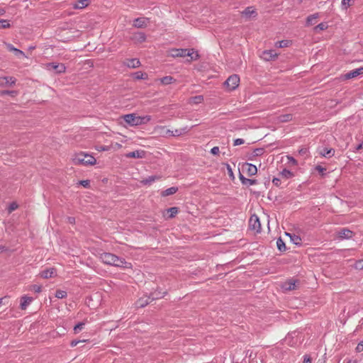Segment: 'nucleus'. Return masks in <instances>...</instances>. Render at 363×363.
<instances>
[{"instance_id":"obj_1","label":"nucleus","mask_w":363,"mask_h":363,"mask_svg":"<svg viewBox=\"0 0 363 363\" xmlns=\"http://www.w3.org/2000/svg\"><path fill=\"white\" fill-rule=\"evenodd\" d=\"M99 259L101 262L107 265L114 266L123 269H132L133 265L130 262H128L125 259L118 257L117 255L110 252H103L100 255Z\"/></svg>"},{"instance_id":"obj_2","label":"nucleus","mask_w":363,"mask_h":363,"mask_svg":"<svg viewBox=\"0 0 363 363\" xmlns=\"http://www.w3.org/2000/svg\"><path fill=\"white\" fill-rule=\"evenodd\" d=\"M71 162L77 166H94L96 164V159L86 152L79 151L74 152L71 156Z\"/></svg>"},{"instance_id":"obj_3","label":"nucleus","mask_w":363,"mask_h":363,"mask_svg":"<svg viewBox=\"0 0 363 363\" xmlns=\"http://www.w3.org/2000/svg\"><path fill=\"white\" fill-rule=\"evenodd\" d=\"M124 121L126 125L135 127L148 123L152 120V116L150 115L139 116L135 113L123 115L121 117Z\"/></svg>"},{"instance_id":"obj_4","label":"nucleus","mask_w":363,"mask_h":363,"mask_svg":"<svg viewBox=\"0 0 363 363\" xmlns=\"http://www.w3.org/2000/svg\"><path fill=\"white\" fill-rule=\"evenodd\" d=\"M168 55L172 57H189L188 62L196 61L199 59L200 55L194 49H179L174 48L169 50Z\"/></svg>"},{"instance_id":"obj_5","label":"nucleus","mask_w":363,"mask_h":363,"mask_svg":"<svg viewBox=\"0 0 363 363\" xmlns=\"http://www.w3.org/2000/svg\"><path fill=\"white\" fill-rule=\"evenodd\" d=\"M240 84V77L237 74L230 76L224 83L228 91L235 90Z\"/></svg>"},{"instance_id":"obj_6","label":"nucleus","mask_w":363,"mask_h":363,"mask_svg":"<svg viewBox=\"0 0 363 363\" xmlns=\"http://www.w3.org/2000/svg\"><path fill=\"white\" fill-rule=\"evenodd\" d=\"M249 227L255 233H259L261 231V223L257 216L252 215L250 218Z\"/></svg>"},{"instance_id":"obj_7","label":"nucleus","mask_w":363,"mask_h":363,"mask_svg":"<svg viewBox=\"0 0 363 363\" xmlns=\"http://www.w3.org/2000/svg\"><path fill=\"white\" fill-rule=\"evenodd\" d=\"M57 275V271L55 267H49L45 269L39 273V277L45 279L56 277Z\"/></svg>"},{"instance_id":"obj_8","label":"nucleus","mask_w":363,"mask_h":363,"mask_svg":"<svg viewBox=\"0 0 363 363\" xmlns=\"http://www.w3.org/2000/svg\"><path fill=\"white\" fill-rule=\"evenodd\" d=\"M48 70L53 69L57 74H62L66 72V67L62 63L50 62L45 65Z\"/></svg>"},{"instance_id":"obj_9","label":"nucleus","mask_w":363,"mask_h":363,"mask_svg":"<svg viewBox=\"0 0 363 363\" xmlns=\"http://www.w3.org/2000/svg\"><path fill=\"white\" fill-rule=\"evenodd\" d=\"M361 75H363V66L342 75L341 78L342 80H349Z\"/></svg>"},{"instance_id":"obj_10","label":"nucleus","mask_w":363,"mask_h":363,"mask_svg":"<svg viewBox=\"0 0 363 363\" xmlns=\"http://www.w3.org/2000/svg\"><path fill=\"white\" fill-rule=\"evenodd\" d=\"M240 14L242 18L248 21L255 18L257 16V12L253 6H248Z\"/></svg>"},{"instance_id":"obj_11","label":"nucleus","mask_w":363,"mask_h":363,"mask_svg":"<svg viewBox=\"0 0 363 363\" xmlns=\"http://www.w3.org/2000/svg\"><path fill=\"white\" fill-rule=\"evenodd\" d=\"M278 55L279 54L277 53L274 50H269L263 51L260 55V57L265 61H269L276 59Z\"/></svg>"},{"instance_id":"obj_12","label":"nucleus","mask_w":363,"mask_h":363,"mask_svg":"<svg viewBox=\"0 0 363 363\" xmlns=\"http://www.w3.org/2000/svg\"><path fill=\"white\" fill-rule=\"evenodd\" d=\"M149 19L145 17H140L133 21V26L135 28H145L147 26Z\"/></svg>"},{"instance_id":"obj_13","label":"nucleus","mask_w":363,"mask_h":363,"mask_svg":"<svg viewBox=\"0 0 363 363\" xmlns=\"http://www.w3.org/2000/svg\"><path fill=\"white\" fill-rule=\"evenodd\" d=\"M33 298L28 295H24L20 298V308L21 310H26L27 307L31 303Z\"/></svg>"},{"instance_id":"obj_14","label":"nucleus","mask_w":363,"mask_h":363,"mask_svg":"<svg viewBox=\"0 0 363 363\" xmlns=\"http://www.w3.org/2000/svg\"><path fill=\"white\" fill-rule=\"evenodd\" d=\"M90 4L89 0H77L72 3V6L74 9H83Z\"/></svg>"},{"instance_id":"obj_15","label":"nucleus","mask_w":363,"mask_h":363,"mask_svg":"<svg viewBox=\"0 0 363 363\" xmlns=\"http://www.w3.org/2000/svg\"><path fill=\"white\" fill-rule=\"evenodd\" d=\"M242 170L246 171L249 176H254L257 172V167L250 163H245V164H243Z\"/></svg>"},{"instance_id":"obj_16","label":"nucleus","mask_w":363,"mask_h":363,"mask_svg":"<svg viewBox=\"0 0 363 363\" xmlns=\"http://www.w3.org/2000/svg\"><path fill=\"white\" fill-rule=\"evenodd\" d=\"M146 152L143 150H138L133 152H128L125 155L128 158H144L145 157Z\"/></svg>"},{"instance_id":"obj_17","label":"nucleus","mask_w":363,"mask_h":363,"mask_svg":"<svg viewBox=\"0 0 363 363\" xmlns=\"http://www.w3.org/2000/svg\"><path fill=\"white\" fill-rule=\"evenodd\" d=\"M16 82V79L13 77H0V86H12Z\"/></svg>"},{"instance_id":"obj_18","label":"nucleus","mask_w":363,"mask_h":363,"mask_svg":"<svg viewBox=\"0 0 363 363\" xmlns=\"http://www.w3.org/2000/svg\"><path fill=\"white\" fill-rule=\"evenodd\" d=\"M131 38L136 43H142L145 41L146 35L144 33L137 32L133 33Z\"/></svg>"},{"instance_id":"obj_19","label":"nucleus","mask_w":363,"mask_h":363,"mask_svg":"<svg viewBox=\"0 0 363 363\" xmlns=\"http://www.w3.org/2000/svg\"><path fill=\"white\" fill-rule=\"evenodd\" d=\"M353 232L347 228H342L338 232V236L341 239H350L353 236Z\"/></svg>"},{"instance_id":"obj_20","label":"nucleus","mask_w":363,"mask_h":363,"mask_svg":"<svg viewBox=\"0 0 363 363\" xmlns=\"http://www.w3.org/2000/svg\"><path fill=\"white\" fill-rule=\"evenodd\" d=\"M154 130L156 133L162 136H166L170 133V130L164 125H157L155 127Z\"/></svg>"},{"instance_id":"obj_21","label":"nucleus","mask_w":363,"mask_h":363,"mask_svg":"<svg viewBox=\"0 0 363 363\" xmlns=\"http://www.w3.org/2000/svg\"><path fill=\"white\" fill-rule=\"evenodd\" d=\"M204 98L202 95H197L189 99L188 103L190 105H196L203 103Z\"/></svg>"},{"instance_id":"obj_22","label":"nucleus","mask_w":363,"mask_h":363,"mask_svg":"<svg viewBox=\"0 0 363 363\" xmlns=\"http://www.w3.org/2000/svg\"><path fill=\"white\" fill-rule=\"evenodd\" d=\"M296 289V281L290 279L282 285V289L284 291H291Z\"/></svg>"},{"instance_id":"obj_23","label":"nucleus","mask_w":363,"mask_h":363,"mask_svg":"<svg viewBox=\"0 0 363 363\" xmlns=\"http://www.w3.org/2000/svg\"><path fill=\"white\" fill-rule=\"evenodd\" d=\"M6 48L9 51L13 52V54L18 57L21 58L25 57V54L23 51L14 48L11 44H6Z\"/></svg>"},{"instance_id":"obj_24","label":"nucleus","mask_w":363,"mask_h":363,"mask_svg":"<svg viewBox=\"0 0 363 363\" xmlns=\"http://www.w3.org/2000/svg\"><path fill=\"white\" fill-rule=\"evenodd\" d=\"M125 64L126 66L130 68H136L140 65V62L138 59H128Z\"/></svg>"},{"instance_id":"obj_25","label":"nucleus","mask_w":363,"mask_h":363,"mask_svg":"<svg viewBox=\"0 0 363 363\" xmlns=\"http://www.w3.org/2000/svg\"><path fill=\"white\" fill-rule=\"evenodd\" d=\"M293 115L291 113H286L280 115L277 117V121L279 123H286L292 121Z\"/></svg>"},{"instance_id":"obj_26","label":"nucleus","mask_w":363,"mask_h":363,"mask_svg":"<svg viewBox=\"0 0 363 363\" xmlns=\"http://www.w3.org/2000/svg\"><path fill=\"white\" fill-rule=\"evenodd\" d=\"M318 18L319 14L318 13L308 16L306 18V25L309 26L315 24Z\"/></svg>"},{"instance_id":"obj_27","label":"nucleus","mask_w":363,"mask_h":363,"mask_svg":"<svg viewBox=\"0 0 363 363\" xmlns=\"http://www.w3.org/2000/svg\"><path fill=\"white\" fill-rule=\"evenodd\" d=\"M160 177L159 176H150L147 178L143 179L140 181V183L143 185L151 184L157 180H159Z\"/></svg>"},{"instance_id":"obj_28","label":"nucleus","mask_w":363,"mask_h":363,"mask_svg":"<svg viewBox=\"0 0 363 363\" xmlns=\"http://www.w3.org/2000/svg\"><path fill=\"white\" fill-rule=\"evenodd\" d=\"M239 178L244 185L252 186L256 184V180L245 178L241 173H240Z\"/></svg>"},{"instance_id":"obj_29","label":"nucleus","mask_w":363,"mask_h":363,"mask_svg":"<svg viewBox=\"0 0 363 363\" xmlns=\"http://www.w3.org/2000/svg\"><path fill=\"white\" fill-rule=\"evenodd\" d=\"M279 175L280 178L284 179L292 178L294 176V173L288 169L282 170Z\"/></svg>"},{"instance_id":"obj_30","label":"nucleus","mask_w":363,"mask_h":363,"mask_svg":"<svg viewBox=\"0 0 363 363\" xmlns=\"http://www.w3.org/2000/svg\"><path fill=\"white\" fill-rule=\"evenodd\" d=\"M335 154V150L333 148H325L320 152V155L325 157H330L333 156Z\"/></svg>"},{"instance_id":"obj_31","label":"nucleus","mask_w":363,"mask_h":363,"mask_svg":"<svg viewBox=\"0 0 363 363\" xmlns=\"http://www.w3.org/2000/svg\"><path fill=\"white\" fill-rule=\"evenodd\" d=\"M177 191H178V188L177 187L172 186V187L168 188L166 190L162 191L161 196L164 197V196L173 195Z\"/></svg>"},{"instance_id":"obj_32","label":"nucleus","mask_w":363,"mask_h":363,"mask_svg":"<svg viewBox=\"0 0 363 363\" xmlns=\"http://www.w3.org/2000/svg\"><path fill=\"white\" fill-rule=\"evenodd\" d=\"M291 44H292L291 40H280V41L277 42L275 43V46L277 47V48H288L290 45H291Z\"/></svg>"},{"instance_id":"obj_33","label":"nucleus","mask_w":363,"mask_h":363,"mask_svg":"<svg viewBox=\"0 0 363 363\" xmlns=\"http://www.w3.org/2000/svg\"><path fill=\"white\" fill-rule=\"evenodd\" d=\"M167 212L168 213V216H167V218H173L176 216V215L179 212V208L177 207H172L167 210Z\"/></svg>"},{"instance_id":"obj_34","label":"nucleus","mask_w":363,"mask_h":363,"mask_svg":"<svg viewBox=\"0 0 363 363\" xmlns=\"http://www.w3.org/2000/svg\"><path fill=\"white\" fill-rule=\"evenodd\" d=\"M133 78L135 79H146L147 74L143 72H136L133 74Z\"/></svg>"},{"instance_id":"obj_35","label":"nucleus","mask_w":363,"mask_h":363,"mask_svg":"<svg viewBox=\"0 0 363 363\" xmlns=\"http://www.w3.org/2000/svg\"><path fill=\"white\" fill-rule=\"evenodd\" d=\"M160 82L162 84L167 85L173 83L174 79L171 76H166L160 79Z\"/></svg>"},{"instance_id":"obj_36","label":"nucleus","mask_w":363,"mask_h":363,"mask_svg":"<svg viewBox=\"0 0 363 363\" xmlns=\"http://www.w3.org/2000/svg\"><path fill=\"white\" fill-rule=\"evenodd\" d=\"M149 298H147V297H143V298H140L138 301H137V306L138 307H145V306H147L148 303H149Z\"/></svg>"},{"instance_id":"obj_37","label":"nucleus","mask_w":363,"mask_h":363,"mask_svg":"<svg viewBox=\"0 0 363 363\" xmlns=\"http://www.w3.org/2000/svg\"><path fill=\"white\" fill-rule=\"evenodd\" d=\"M18 94V92L17 91H0V96L7 94L12 97H15Z\"/></svg>"},{"instance_id":"obj_38","label":"nucleus","mask_w":363,"mask_h":363,"mask_svg":"<svg viewBox=\"0 0 363 363\" xmlns=\"http://www.w3.org/2000/svg\"><path fill=\"white\" fill-rule=\"evenodd\" d=\"M328 28V25L327 23H320L314 28V30L316 32L318 30H325Z\"/></svg>"},{"instance_id":"obj_39","label":"nucleus","mask_w":363,"mask_h":363,"mask_svg":"<svg viewBox=\"0 0 363 363\" xmlns=\"http://www.w3.org/2000/svg\"><path fill=\"white\" fill-rule=\"evenodd\" d=\"M354 4L353 0H342V9L346 10Z\"/></svg>"},{"instance_id":"obj_40","label":"nucleus","mask_w":363,"mask_h":363,"mask_svg":"<svg viewBox=\"0 0 363 363\" xmlns=\"http://www.w3.org/2000/svg\"><path fill=\"white\" fill-rule=\"evenodd\" d=\"M94 148L98 152H105L111 150V147H109V145H96Z\"/></svg>"},{"instance_id":"obj_41","label":"nucleus","mask_w":363,"mask_h":363,"mask_svg":"<svg viewBox=\"0 0 363 363\" xmlns=\"http://www.w3.org/2000/svg\"><path fill=\"white\" fill-rule=\"evenodd\" d=\"M30 291H32L35 293H40L42 291V286L38 284L30 285L28 288Z\"/></svg>"},{"instance_id":"obj_42","label":"nucleus","mask_w":363,"mask_h":363,"mask_svg":"<svg viewBox=\"0 0 363 363\" xmlns=\"http://www.w3.org/2000/svg\"><path fill=\"white\" fill-rule=\"evenodd\" d=\"M11 24L8 20L0 19V29L9 28Z\"/></svg>"},{"instance_id":"obj_43","label":"nucleus","mask_w":363,"mask_h":363,"mask_svg":"<svg viewBox=\"0 0 363 363\" xmlns=\"http://www.w3.org/2000/svg\"><path fill=\"white\" fill-rule=\"evenodd\" d=\"M277 247L278 249L280 250V251H284L286 250V246H285V243L284 242V241L281 239V238H279L277 241Z\"/></svg>"},{"instance_id":"obj_44","label":"nucleus","mask_w":363,"mask_h":363,"mask_svg":"<svg viewBox=\"0 0 363 363\" xmlns=\"http://www.w3.org/2000/svg\"><path fill=\"white\" fill-rule=\"evenodd\" d=\"M55 296L57 298H64L67 297V292L62 290H57L55 293Z\"/></svg>"},{"instance_id":"obj_45","label":"nucleus","mask_w":363,"mask_h":363,"mask_svg":"<svg viewBox=\"0 0 363 363\" xmlns=\"http://www.w3.org/2000/svg\"><path fill=\"white\" fill-rule=\"evenodd\" d=\"M84 323H79L77 325H76L74 327V333L75 334L78 333L80 330H82L84 328Z\"/></svg>"},{"instance_id":"obj_46","label":"nucleus","mask_w":363,"mask_h":363,"mask_svg":"<svg viewBox=\"0 0 363 363\" xmlns=\"http://www.w3.org/2000/svg\"><path fill=\"white\" fill-rule=\"evenodd\" d=\"M109 147H111V150H118L122 148V145L118 143H111Z\"/></svg>"},{"instance_id":"obj_47","label":"nucleus","mask_w":363,"mask_h":363,"mask_svg":"<svg viewBox=\"0 0 363 363\" xmlns=\"http://www.w3.org/2000/svg\"><path fill=\"white\" fill-rule=\"evenodd\" d=\"M184 129H176L174 130H170L169 135L172 136H179L183 134L182 131Z\"/></svg>"},{"instance_id":"obj_48","label":"nucleus","mask_w":363,"mask_h":363,"mask_svg":"<svg viewBox=\"0 0 363 363\" xmlns=\"http://www.w3.org/2000/svg\"><path fill=\"white\" fill-rule=\"evenodd\" d=\"M18 207V204L16 203V202H13L11 203L9 206V213H11L12 211H15L16 209H17Z\"/></svg>"},{"instance_id":"obj_49","label":"nucleus","mask_w":363,"mask_h":363,"mask_svg":"<svg viewBox=\"0 0 363 363\" xmlns=\"http://www.w3.org/2000/svg\"><path fill=\"white\" fill-rule=\"evenodd\" d=\"M354 267L357 269H363V259L358 260L354 264Z\"/></svg>"},{"instance_id":"obj_50","label":"nucleus","mask_w":363,"mask_h":363,"mask_svg":"<svg viewBox=\"0 0 363 363\" xmlns=\"http://www.w3.org/2000/svg\"><path fill=\"white\" fill-rule=\"evenodd\" d=\"M87 341H88L87 340H74L71 341L70 345H71V347H76L79 342H85Z\"/></svg>"},{"instance_id":"obj_51","label":"nucleus","mask_w":363,"mask_h":363,"mask_svg":"<svg viewBox=\"0 0 363 363\" xmlns=\"http://www.w3.org/2000/svg\"><path fill=\"white\" fill-rule=\"evenodd\" d=\"M315 169L320 173L322 175H324L325 174V172L326 171V168L320 166V165H317L315 167Z\"/></svg>"},{"instance_id":"obj_52","label":"nucleus","mask_w":363,"mask_h":363,"mask_svg":"<svg viewBox=\"0 0 363 363\" xmlns=\"http://www.w3.org/2000/svg\"><path fill=\"white\" fill-rule=\"evenodd\" d=\"M227 171H228V174L229 177L231 179H234L235 177L233 174V172L232 167L229 164H227Z\"/></svg>"},{"instance_id":"obj_53","label":"nucleus","mask_w":363,"mask_h":363,"mask_svg":"<svg viewBox=\"0 0 363 363\" xmlns=\"http://www.w3.org/2000/svg\"><path fill=\"white\" fill-rule=\"evenodd\" d=\"M244 143H245V140L243 139H241V138L235 139L234 140V142H233L234 146L240 145H242Z\"/></svg>"},{"instance_id":"obj_54","label":"nucleus","mask_w":363,"mask_h":363,"mask_svg":"<svg viewBox=\"0 0 363 363\" xmlns=\"http://www.w3.org/2000/svg\"><path fill=\"white\" fill-rule=\"evenodd\" d=\"M89 184H90L89 180H82L79 182V184L83 186L85 188H89Z\"/></svg>"},{"instance_id":"obj_55","label":"nucleus","mask_w":363,"mask_h":363,"mask_svg":"<svg viewBox=\"0 0 363 363\" xmlns=\"http://www.w3.org/2000/svg\"><path fill=\"white\" fill-rule=\"evenodd\" d=\"M357 352H361L363 351V340L360 342L355 348Z\"/></svg>"},{"instance_id":"obj_56","label":"nucleus","mask_w":363,"mask_h":363,"mask_svg":"<svg viewBox=\"0 0 363 363\" xmlns=\"http://www.w3.org/2000/svg\"><path fill=\"white\" fill-rule=\"evenodd\" d=\"M287 160L292 165H297V161L291 156H287Z\"/></svg>"},{"instance_id":"obj_57","label":"nucleus","mask_w":363,"mask_h":363,"mask_svg":"<svg viewBox=\"0 0 363 363\" xmlns=\"http://www.w3.org/2000/svg\"><path fill=\"white\" fill-rule=\"evenodd\" d=\"M220 150H219V147H213L211 150V152L214 155H218Z\"/></svg>"},{"instance_id":"obj_58","label":"nucleus","mask_w":363,"mask_h":363,"mask_svg":"<svg viewBox=\"0 0 363 363\" xmlns=\"http://www.w3.org/2000/svg\"><path fill=\"white\" fill-rule=\"evenodd\" d=\"M9 299V296H6L3 298H0V308L2 306V305L5 304V301Z\"/></svg>"},{"instance_id":"obj_59","label":"nucleus","mask_w":363,"mask_h":363,"mask_svg":"<svg viewBox=\"0 0 363 363\" xmlns=\"http://www.w3.org/2000/svg\"><path fill=\"white\" fill-rule=\"evenodd\" d=\"M272 183L275 185V186H279L280 185V178H274L273 180H272Z\"/></svg>"},{"instance_id":"obj_60","label":"nucleus","mask_w":363,"mask_h":363,"mask_svg":"<svg viewBox=\"0 0 363 363\" xmlns=\"http://www.w3.org/2000/svg\"><path fill=\"white\" fill-rule=\"evenodd\" d=\"M303 363H311V359L309 357L305 356Z\"/></svg>"},{"instance_id":"obj_61","label":"nucleus","mask_w":363,"mask_h":363,"mask_svg":"<svg viewBox=\"0 0 363 363\" xmlns=\"http://www.w3.org/2000/svg\"><path fill=\"white\" fill-rule=\"evenodd\" d=\"M307 152V149L302 148L299 150V153L301 155L306 154Z\"/></svg>"},{"instance_id":"obj_62","label":"nucleus","mask_w":363,"mask_h":363,"mask_svg":"<svg viewBox=\"0 0 363 363\" xmlns=\"http://www.w3.org/2000/svg\"><path fill=\"white\" fill-rule=\"evenodd\" d=\"M6 13V10L4 8L0 7V16H3Z\"/></svg>"},{"instance_id":"obj_63","label":"nucleus","mask_w":363,"mask_h":363,"mask_svg":"<svg viewBox=\"0 0 363 363\" xmlns=\"http://www.w3.org/2000/svg\"><path fill=\"white\" fill-rule=\"evenodd\" d=\"M363 148V141L357 147L356 150H359Z\"/></svg>"},{"instance_id":"obj_64","label":"nucleus","mask_w":363,"mask_h":363,"mask_svg":"<svg viewBox=\"0 0 363 363\" xmlns=\"http://www.w3.org/2000/svg\"><path fill=\"white\" fill-rule=\"evenodd\" d=\"M74 220V219L73 218H69L70 223H72Z\"/></svg>"}]
</instances>
